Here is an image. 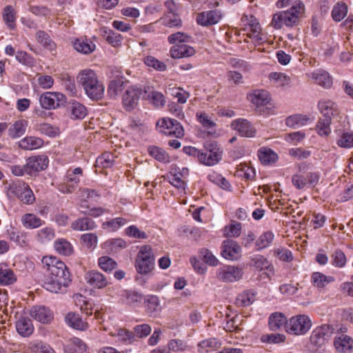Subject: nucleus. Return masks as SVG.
<instances>
[{
  "label": "nucleus",
  "instance_id": "1",
  "mask_svg": "<svg viewBox=\"0 0 353 353\" xmlns=\"http://www.w3.org/2000/svg\"><path fill=\"white\" fill-rule=\"evenodd\" d=\"M48 266L43 279V287L52 293H63L71 283L70 274L65 264L54 256L44 257Z\"/></svg>",
  "mask_w": 353,
  "mask_h": 353
},
{
  "label": "nucleus",
  "instance_id": "2",
  "mask_svg": "<svg viewBox=\"0 0 353 353\" xmlns=\"http://www.w3.org/2000/svg\"><path fill=\"white\" fill-rule=\"evenodd\" d=\"M154 266V254L150 245L141 247L135 261V268L138 273L147 274L152 272Z\"/></svg>",
  "mask_w": 353,
  "mask_h": 353
},
{
  "label": "nucleus",
  "instance_id": "3",
  "mask_svg": "<svg viewBox=\"0 0 353 353\" xmlns=\"http://www.w3.org/2000/svg\"><path fill=\"white\" fill-rule=\"evenodd\" d=\"M10 194L17 197L23 203L32 204L35 201L34 194L30 186L23 181H13L8 186Z\"/></svg>",
  "mask_w": 353,
  "mask_h": 353
},
{
  "label": "nucleus",
  "instance_id": "4",
  "mask_svg": "<svg viewBox=\"0 0 353 353\" xmlns=\"http://www.w3.org/2000/svg\"><path fill=\"white\" fill-rule=\"evenodd\" d=\"M205 152L200 155V163L212 166L218 163L222 159L223 150L216 141H209L204 144Z\"/></svg>",
  "mask_w": 353,
  "mask_h": 353
},
{
  "label": "nucleus",
  "instance_id": "5",
  "mask_svg": "<svg viewBox=\"0 0 353 353\" xmlns=\"http://www.w3.org/2000/svg\"><path fill=\"white\" fill-rule=\"evenodd\" d=\"M39 103L43 109L54 110L66 103V97L58 92H46L40 95Z\"/></svg>",
  "mask_w": 353,
  "mask_h": 353
},
{
  "label": "nucleus",
  "instance_id": "6",
  "mask_svg": "<svg viewBox=\"0 0 353 353\" xmlns=\"http://www.w3.org/2000/svg\"><path fill=\"white\" fill-rule=\"evenodd\" d=\"M241 21L244 26L250 27V31L246 34L247 37L252 39L255 44H261L265 39L261 34V28L257 19L252 14H243Z\"/></svg>",
  "mask_w": 353,
  "mask_h": 353
},
{
  "label": "nucleus",
  "instance_id": "7",
  "mask_svg": "<svg viewBox=\"0 0 353 353\" xmlns=\"http://www.w3.org/2000/svg\"><path fill=\"white\" fill-rule=\"evenodd\" d=\"M287 325V332L301 335L307 332L312 326V322L307 316L300 314L290 318Z\"/></svg>",
  "mask_w": 353,
  "mask_h": 353
},
{
  "label": "nucleus",
  "instance_id": "8",
  "mask_svg": "<svg viewBox=\"0 0 353 353\" xmlns=\"http://www.w3.org/2000/svg\"><path fill=\"white\" fill-rule=\"evenodd\" d=\"M161 132L167 136H173L176 138H181L184 135V130L179 122L172 119H161L157 123Z\"/></svg>",
  "mask_w": 353,
  "mask_h": 353
},
{
  "label": "nucleus",
  "instance_id": "9",
  "mask_svg": "<svg viewBox=\"0 0 353 353\" xmlns=\"http://www.w3.org/2000/svg\"><path fill=\"white\" fill-rule=\"evenodd\" d=\"M333 332L334 328L330 325L323 324L318 326L311 334L310 342L315 347H320L328 342Z\"/></svg>",
  "mask_w": 353,
  "mask_h": 353
},
{
  "label": "nucleus",
  "instance_id": "10",
  "mask_svg": "<svg viewBox=\"0 0 353 353\" xmlns=\"http://www.w3.org/2000/svg\"><path fill=\"white\" fill-rule=\"evenodd\" d=\"M143 94H146V91L135 87L128 88L123 95V105L127 111L134 109L139 103V101Z\"/></svg>",
  "mask_w": 353,
  "mask_h": 353
},
{
  "label": "nucleus",
  "instance_id": "11",
  "mask_svg": "<svg viewBox=\"0 0 353 353\" xmlns=\"http://www.w3.org/2000/svg\"><path fill=\"white\" fill-rule=\"evenodd\" d=\"M6 235L10 241L19 247L25 248L29 244L28 232L21 230L12 225L6 226Z\"/></svg>",
  "mask_w": 353,
  "mask_h": 353
},
{
  "label": "nucleus",
  "instance_id": "12",
  "mask_svg": "<svg viewBox=\"0 0 353 353\" xmlns=\"http://www.w3.org/2000/svg\"><path fill=\"white\" fill-rule=\"evenodd\" d=\"M243 276L241 268L233 266L225 265L217 270L216 277L223 282H234L239 280Z\"/></svg>",
  "mask_w": 353,
  "mask_h": 353
},
{
  "label": "nucleus",
  "instance_id": "13",
  "mask_svg": "<svg viewBox=\"0 0 353 353\" xmlns=\"http://www.w3.org/2000/svg\"><path fill=\"white\" fill-rule=\"evenodd\" d=\"M48 158L45 155L29 157L26 162L28 175H35L39 172L45 170L48 167Z\"/></svg>",
  "mask_w": 353,
  "mask_h": 353
},
{
  "label": "nucleus",
  "instance_id": "14",
  "mask_svg": "<svg viewBox=\"0 0 353 353\" xmlns=\"http://www.w3.org/2000/svg\"><path fill=\"white\" fill-rule=\"evenodd\" d=\"M221 255L228 260H237L241 255V248L236 241L226 239L222 243Z\"/></svg>",
  "mask_w": 353,
  "mask_h": 353
},
{
  "label": "nucleus",
  "instance_id": "15",
  "mask_svg": "<svg viewBox=\"0 0 353 353\" xmlns=\"http://www.w3.org/2000/svg\"><path fill=\"white\" fill-rule=\"evenodd\" d=\"M304 12V4L300 1H295L292 7L287 11H283L284 18L285 19V26L288 27L293 26L299 21L300 16Z\"/></svg>",
  "mask_w": 353,
  "mask_h": 353
},
{
  "label": "nucleus",
  "instance_id": "16",
  "mask_svg": "<svg viewBox=\"0 0 353 353\" xmlns=\"http://www.w3.org/2000/svg\"><path fill=\"white\" fill-rule=\"evenodd\" d=\"M231 128L236 130L242 137H254L256 130L252 123L244 119H238L231 123Z\"/></svg>",
  "mask_w": 353,
  "mask_h": 353
},
{
  "label": "nucleus",
  "instance_id": "17",
  "mask_svg": "<svg viewBox=\"0 0 353 353\" xmlns=\"http://www.w3.org/2000/svg\"><path fill=\"white\" fill-rule=\"evenodd\" d=\"M30 314L34 319L43 324L50 323L53 319L52 311L43 305L32 307L30 310Z\"/></svg>",
  "mask_w": 353,
  "mask_h": 353
},
{
  "label": "nucleus",
  "instance_id": "18",
  "mask_svg": "<svg viewBox=\"0 0 353 353\" xmlns=\"http://www.w3.org/2000/svg\"><path fill=\"white\" fill-rule=\"evenodd\" d=\"M104 94V86L96 76V74L90 70V99L98 101L101 99Z\"/></svg>",
  "mask_w": 353,
  "mask_h": 353
},
{
  "label": "nucleus",
  "instance_id": "19",
  "mask_svg": "<svg viewBox=\"0 0 353 353\" xmlns=\"http://www.w3.org/2000/svg\"><path fill=\"white\" fill-rule=\"evenodd\" d=\"M221 19V14L217 10H208L199 13L196 22L202 26H210L216 24Z\"/></svg>",
  "mask_w": 353,
  "mask_h": 353
},
{
  "label": "nucleus",
  "instance_id": "20",
  "mask_svg": "<svg viewBox=\"0 0 353 353\" xmlns=\"http://www.w3.org/2000/svg\"><path fill=\"white\" fill-rule=\"evenodd\" d=\"M334 345L339 352L350 353L353 350V339L347 335L341 334L334 339Z\"/></svg>",
  "mask_w": 353,
  "mask_h": 353
},
{
  "label": "nucleus",
  "instance_id": "21",
  "mask_svg": "<svg viewBox=\"0 0 353 353\" xmlns=\"http://www.w3.org/2000/svg\"><path fill=\"white\" fill-rule=\"evenodd\" d=\"M35 39L38 43L42 46L46 50L51 52H56L57 44L51 39L49 34L44 30H37L35 33Z\"/></svg>",
  "mask_w": 353,
  "mask_h": 353
},
{
  "label": "nucleus",
  "instance_id": "22",
  "mask_svg": "<svg viewBox=\"0 0 353 353\" xmlns=\"http://www.w3.org/2000/svg\"><path fill=\"white\" fill-rule=\"evenodd\" d=\"M28 126V121L26 119L14 121L8 130L9 137L13 139L22 137L26 133Z\"/></svg>",
  "mask_w": 353,
  "mask_h": 353
},
{
  "label": "nucleus",
  "instance_id": "23",
  "mask_svg": "<svg viewBox=\"0 0 353 353\" xmlns=\"http://www.w3.org/2000/svg\"><path fill=\"white\" fill-rule=\"evenodd\" d=\"M22 225L28 230L39 228L44 224V221L34 213H26L21 217Z\"/></svg>",
  "mask_w": 353,
  "mask_h": 353
},
{
  "label": "nucleus",
  "instance_id": "24",
  "mask_svg": "<svg viewBox=\"0 0 353 353\" xmlns=\"http://www.w3.org/2000/svg\"><path fill=\"white\" fill-rule=\"evenodd\" d=\"M15 326L18 334L23 337L30 336L34 330L31 319L28 317L20 318L16 322Z\"/></svg>",
  "mask_w": 353,
  "mask_h": 353
},
{
  "label": "nucleus",
  "instance_id": "25",
  "mask_svg": "<svg viewBox=\"0 0 353 353\" xmlns=\"http://www.w3.org/2000/svg\"><path fill=\"white\" fill-rule=\"evenodd\" d=\"M19 147L26 150H34L43 145V140L36 137H26L19 141Z\"/></svg>",
  "mask_w": 353,
  "mask_h": 353
},
{
  "label": "nucleus",
  "instance_id": "26",
  "mask_svg": "<svg viewBox=\"0 0 353 353\" xmlns=\"http://www.w3.org/2000/svg\"><path fill=\"white\" fill-rule=\"evenodd\" d=\"M194 49L185 44L174 46L170 50V57L173 59L189 57L194 55Z\"/></svg>",
  "mask_w": 353,
  "mask_h": 353
},
{
  "label": "nucleus",
  "instance_id": "27",
  "mask_svg": "<svg viewBox=\"0 0 353 353\" xmlns=\"http://www.w3.org/2000/svg\"><path fill=\"white\" fill-rule=\"evenodd\" d=\"M318 106L323 117L327 119H332V116L339 112L337 105L330 100H322L319 101Z\"/></svg>",
  "mask_w": 353,
  "mask_h": 353
},
{
  "label": "nucleus",
  "instance_id": "28",
  "mask_svg": "<svg viewBox=\"0 0 353 353\" xmlns=\"http://www.w3.org/2000/svg\"><path fill=\"white\" fill-rule=\"evenodd\" d=\"M307 167L308 165L305 163L299 164L298 167L299 173L292 176V182L297 189H303L308 184L306 175L303 174L307 170Z\"/></svg>",
  "mask_w": 353,
  "mask_h": 353
},
{
  "label": "nucleus",
  "instance_id": "29",
  "mask_svg": "<svg viewBox=\"0 0 353 353\" xmlns=\"http://www.w3.org/2000/svg\"><path fill=\"white\" fill-rule=\"evenodd\" d=\"M250 101L256 107L265 105L270 102V98L269 93L263 90H257L254 91L248 97Z\"/></svg>",
  "mask_w": 353,
  "mask_h": 353
},
{
  "label": "nucleus",
  "instance_id": "30",
  "mask_svg": "<svg viewBox=\"0 0 353 353\" xmlns=\"http://www.w3.org/2000/svg\"><path fill=\"white\" fill-rule=\"evenodd\" d=\"M17 280L12 270L6 263H0V283L3 285L12 284Z\"/></svg>",
  "mask_w": 353,
  "mask_h": 353
},
{
  "label": "nucleus",
  "instance_id": "31",
  "mask_svg": "<svg viewBox=\"0 0 353 353\" xmlns=\"http://www.w3.org/2000/svg\"><path fill=\"white\" fill-rule=\"evenodd\" d=\"M347 5L343 1H339L333 6L331 16L334 21L340 22L347 16Z\"/></svg>",
  "mask_w": 353,
  "mask_h": 353
},
{
  "label": "nucleus",
  "instance_id": "32",
  "mask_svg": "<svg viewBox=\"0 0 353 353\" xmlns=\"http://www.w3.org/2000/svg\"><path fill=\"white\" fill-rule=\"evenodd\" d=\"M3 20L6 26L10 30H14L16 27V12L11 5L6 6L2 11Z\"/></svg>",
  "mask_w": 353,
  "mask_h": 353
},
{
  "label": "nucleus",
  "instance_id": "33",
  "mask_svg": "<svg viewBox=\"0 0 353 353\" xmlns=\"http://www.w3.org/2000/svg\"><path fill=\"white\" fill-rule=\"evenodd\" d=\"M288 323L286 317L281 313H274L269 318V326L272 330H277L283 326L287 332Z\"/></svg>",
  "mask_w": 353,
  "mask_h": 353
},
{
  "label": "nucleus",
  "instance_id": "34",
  "mask_svg": "<svg viewBox=\"0 0 353 353\" xmlns=\"http://www.w3.org/2000/svg\"><path fill=\"white\" fill-rule=\"evenodd\" d=\"M54 248L57 252L63 256H70L73 253L72 245L65 239H58L54 242Z\"/></svg>",
  "mask_w": 353,
  "mask_h": 353
},
{
  "label": "nucleus",
  "instance_id": "35",
  "mask_svg": "<svg viewBox=\"0 0 353 353\" xmlns=\"http://www.w3.org/2000/svg\"><path fill=\"white\" fill-rule=\"evenodd\" d=\"M334 281V279L333 276H327L319 272H314L311 276L312 283L319 289L325 288L327 285Z\"/></svg>",
  "mask_w": 353,
  "mask_h": 353
},
{
  "label": "nucleus",
  "instance_id": "36",
  "mask_svg": "<svg viewBox=\"0 0 353 353\" xmlns=\"http://www.w3.org/2000/svg\"><path fill=\"white\" fill-rule=\"evenodd\" d=\"M311 77L315 83L325 88H330L332 81L328 72L324 70H317L311 74Z\"/></svg>",
  "mask_w": 353,
  "mask_h": 353
},
{
  "label": "nucleus",
  "instance_id": "37",
  "mask_svg": "<svg viewBox=\"0 0 353 353\" xmlns=\"http://www.w3.org/2000/svg\"><path fill=\"white\" fill-rule=\"evenodd\" d=\"M148 152L151 157L159 162L169 163L170 161L167 152L159 147L151 145L148 147Z\"/></svg>",
  "mask_w": 353,
  "mask_h": 353
},
{
  "label": "nucleus",
  "instance_id": "38",
  "mask_svg": "<svg viewBox=\"0 0 353 353\" xmlns=\"http://www.w3.org/2000/svg\"><path fill=\"white\" fill-rule=\"evenodd\" d=\"M259 160L263 165H269L276 161L278 157L271 149L262 148L259 150Z\"/></svg>",
  "mask_w": 353,
  "mask_h": 353
},
{
  "label": "nucleus",
  "instance_id": "39",
  "mask_svg": "<svg viewBox=\"0 0 353 353\" xmlns=\"http://www.w3.org/2000/svg\"><path fill=\"white\" fill-rule=\"evenodd\" d=\"M107 285L108 281L103 274L97 271L90 272V285L101 289Z\"/></svg>",
  "mask_w": 353,
  "mask_h": 353
},
{
  "label": "nucleus",
  "instance_id": "40",
  "mask_svg": "<svg viewBox=\"0 0 353 353\" xmlns=\"http://www.w3.org/2000/svg\"><path fill=\"white\" fill-rule=\"evenodd\" d=\"M274 237V234L270 231L263 232L256 241V249L261 250L268 248L272 242Z\"/></svg>",
  "mask_w": 353,
  "mask_h": 353
},
{
  "label": "nucleus",
  "instance_id": "41",
  "mask_svg": "<svg viewBox=\"0 0 353 353\" xmlns=\"http://www.w3.org/2000/svg\"><path fill=\"white\" fill-rule=\"evenodd\" d=\"M114 155L110 152H105L99 157L95 161L96 168H108L113 165Z\"/></svg>",
  "mask_w": 353,
  "mask_h": 353
},
{
  "label": "nucleus",
  "instance_id": "42",
  "mask_svg": "<svg viewBox=\"0 0 353 353\" xmlns=\"http://www.w3.org/2000/svg\"><path fill=\"white\" fill-rule=\"evenodd\" d=\"M332 119L320 118L316 125V130L321 136H328L331 132Z\"/></svg>",
  "mask_w": 353,
  "mask_h": 353
},
{
  "label": "nucleus",
  "instance_id": "43",
  "mask_svg": "<svg viewBox=\"0 0 353 353\" xmlns=\"http://www.w3.org/2000/svg\"><path fill=\"white\" fill-rule=\"evenodd\" d=\"M66 323L77 330H83L84 323L80 318L79 315L75 313L70 312L65 318Z\"/></svg>",
  "mask_w": 353,
  "mask_h": 353
},
{
  "label": "nucleus",
  "instance_id": "44",
  "mask_svg": "<svg viewBox=\"0 0 353 353\" xmlns=\"http://www.w3.org/2000/svg\"><path fill=\"white\" fill-rule=\"evenodd\" d=\"M55 236L54 230L51 227H46L39 230L37 232V237L39 242L46 243L50 241Z\"/></svg>",
  "mask_w": 353,
  "mask_h": 353
},
{
  "label": "nucleus",
  "instance_id": "45",
  "mask_svg": "<svg viewBox=\"0 0 353 353\" xmlns=\"http://www.w3.org/2000/svg\"><path fill=\"white\" fill-rule=\"evenodd\" d=\"M104 248H107L112 252H117L124 249L127 246L125 241L122 239H112L103 243Z\"/></svg>",
  "mask_w": 353,
  "mask_h": 353
},
{
  "label": "nucleus",
  "instance_id": "46",
  "mask_svg": "<svg viewBox=\"0 0 353 353\" xmlns=\"http://www.w3.org/2000/svg\"><path fill=\"white\" fill-rule=\"evenodd\" d=\"M235 174L247 180H253L255 177V171L252 167L241 164L238 166Z\"/></svg>",
  "mask_w": 353,
  "mask_h": 353
},
{
  "label": "nucleus",
  "instance_id": "47",
  "mask_svg": "<svg viewBox=\"0 0 353 353\" xmlns=\"http://www.w3.org/2000/svg\"><path fill=\"white\" fill-rule=\"evenodd\" d=\"M26 10L32 14L39 17H48L50 14L51 10L47 6L43 5H28Z\"/></svg>",
  "mask_w": 353,
  "mask_h": 353
},
{
  "label": "nucleus",
  "instance_id": "48",
  "mask_svg": "<svg viewBox=\"0 0 353 353\" xmlns=\"http://www.w3.org/2000/svg\"><path fill=\"white\" fill-rule=\"evenodd\" d=\"M254 301V294L250 292H244L239 294L236 299L235 303L239 307L250 305Z\"/></svg>",
  "mask_w": 353,
  "mask_h": 353
},
{
  "label": "nucleus",
  "instance_id": "49",
  "mask_svg": "<svg viewBox=\"0 0 353 353\" xmlns=\"http://www.w3.org/2000/svg\"><path fill=\"white\" fill-rule=\"evenodd\" d=\"M309 118L305 115L302 114H294L288 117L286 119V125L291 128H295L296 126H301L305 125Z\"/></svg>",
  "mask_w": 353,
  "mask_h": 353
},
{
  "label": "nucleus",
  "instance_id": "50",
  "mask_svg": "<svg viewBox=\"0 0 353 353\" xmlns=\"http://www.w3.org/2000/svg\"><path fill=\"white\" fill-rule=\"evenodd\" d=\"M242 225L239 222H234L224 228V236L227 237H238L241 233Z\"/></svg>",
  "mask_w": 353,
  "mask_h": 353
},
{
  "label": "nucleus",
  "instance_id": "51",
  "mask_svg": "<svg viewBox=\"0 0 353 353\" xmlns=\"http://www.w3.org/2000/svg\"><path fill=\"white\" fill-rule=\"evenodd\" d=\"M99 267L105 272H111L117 268V262L112 258L104 256L98 259Z\"/></svg>",
  "mask_w": 353,
  "mask_h": 353
},
{
  "label": "nucleus",
  "instance_id": "52",
  "mask_svg": "<svg viewBox=\"0 0 353 353\" xmlns=\"http://www.w3.org/2000/svg\"><path fill=\"white\" fill-rule=\"evenodd\" d=\"M71 117L72 119H81L86 115V108L78 102H73L70 108Z\"/></svg>",
  "mask_w": 353,
  "mask_h": 353
},
{
  "label": "nucleus",
  "instance_id": "53",
  "mask_svg": "<svg viewBox=\"0 0 353 353\" xmlns=\"http://www.w3.org/2000/svg\"><path fill=\"white\" fill-rule=\"evenodd\" d=\"M144 63L148 67L153 68L158 71H165L167 68L165 63L152 56H148L144 58Z\"/></svg>",
  "mask_w": 353,
  "mask_h": 353
},
{
  "label": "nucleus",
  "instance_id": "54",
  "mask_svg": "<svg viewBox=\"0 0 353 353\" xmlns=\"http://www.w3.org/2000/svg\"><path fill=\"white\" fill-rule=\"evenodd\" d=\"M127 221L124 218L117 217L108 221L103 222L102 227L103 229L110 228L111 231L114 232L120 227L125 225Z\"/></svg>",
  "mask_w": 353,
  "mask_h": 353
},
{
  "label": "nucleus",
  "instance_id": "55",
  "mask_svg": "<svg viewBox=\"0 0 353 353\" xmlns=\"http://www.w3.org/2000/svg\"><path fill=\"white\" fill-rule=\"evenodd\" d=\"M190 37L181 32H178L170 34L168 37V41L170 44L174 46L181 45L183 43H186L189 41Z\"/></svg>",
  "mask_w": 353,
  "mask_h": 353
},
{
  "label": "nucleus",
  "instance_id": "56",
  "mask_svg": "<svg viewBox=\"0 0 353 353\" xmlns=\"http://www.w3.org/2000/svg\"><path fill=\"white\" fill-rule=\"evenodd\" d=\"M15 58L19 63L28 66H33L35 63V59L25 51H17Z\"/></svg>",
  "mask_w": 353,
  "mask_h": 353
},
{
  "label": "nucleus",
  "instance_id": "57",
  "mask_svg": "<svg viewBox=\"0 0 353 353\" xmlns=\"http://www.w3.org/2000/svg\"><path fill=\"white\" fill-rule=\"evenodd\" d=\"M38 131L41 134L50 137H54L59 134L58 129L57 128L47 123H41L38 126Z\"/></svg>",
  "mask_w": 353,
  "mask_h": 353
},
{
  "label": "nucleus",
  "instance_id": "58",
  "mask_svg": "<svg viewBox=\"0 0 353 353\" xmlns=\"http://www.w3.org/2000/svg\"><path fill=\"white\" fill-rule=\"evenodd\" d=\"M332 264L338 268H343L346 263V257L341 250H336L331 256Z\"/></svg>",
  "mask_w": 353,
  "mask_h": 353
},
{
  "label": "nucleus",
  "instance_id": "59",
  "mask_svg": "<svg viewBox=\"0 0 353 353\" xmlns=\"http://www.w3.org/2000/svg\"><path fill=\"white\" fill-rule=\"evenodd\" d=\"M125 297L127 303L132 305L140 304L143 299V295L136 291H127Z\"/></svg>",
  "mask_w": 353,
  "mask_h": 353
},
{
  "label": "nucleus",
  "instance_id": "60",
  "mask_svg": "<svg viewBox=\"0 0 353 353\" xmlns=\"http://www.w3.org/2000/svg\"><path fill=\"white\" fill-rule=\"evenodd\" d=\"M164 24L170 28L180 27L182 25V21L180 17L172 12L165 16L163 19Z\"/></svg>",
  "mask_w": 353,
  "mask_h": 353
},
{
  "label": "nucleus",
  "instance_id": "61",
  "mask_svg": "<svg viewBox=\"0 0 353 353\" xmlns=\"http://www.w3.org/2000/svg\"><path fill=\"white\" fill-rule=\"evenodd\" d=\"M196 118L204 128L210 130L216 126V123L204 112H197Z\"/></svg>",
  "mask_w": 353,
  "mask_h": 353
},
{
  "label": "nucleus",
  "instance_id": "62",
  "mask_svg": "<svg viewBox=\"0 0 353 353\" xmlns=\"http://www.w3.org/2000/svg\"><path fill=\"white\" fill-rule=\"evenodd\" d=\"M200 256L202 260L209 265L216 266L219 263L218 259L208 249H202L200 251Z\"/></svg>",
  "mask_w": 353,
  "mask_h": 353
},
{
  "label": "nucleus",
  "instance_id": "63",
  "mask_svg": "<svg viewBox=\"0 0 353 353\" xmlns=\"http://www.w3.org/2000/svg\"><path fill=\"white\" fill-rule=\"evenodd\" d=\"M337 145L341 148L353 147V133L344 132L337 140Z\"/></svg>",
  "mask_w": 353,
  "mask_h": 353
},
{
  "label": "nucleus",
  "instance_id": "64",
  "mask_svg": "<svg viewBox=\"0 0 353 353\" xmlns=\"http://www.w3.org/2000/svg\"><path fill=\"white\" fill-rule=\"evenodd\" d=\"M86 345L78 338H74L72 341V347H66L65 352L66 353H77L82 352L85 350Z\"/></svg>",
  "mask_w": 353,
  "mask_h": 353
}]
</instances>
